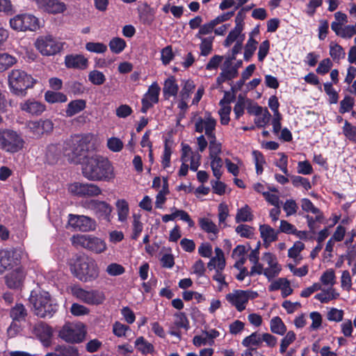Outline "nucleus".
Segmentation results:
<instances>
[{"mask_svg": "<svg viewBox=\"0 0 356 356\" xmlns=\"http://www.w3.org/2000/svg\"><path fill=\"white\" fill-rule=\"evenodd\" d=\"M82 173L84 177L93 181H110L115 177L114 168L111 161L98 154L86 157Z\"/></svg>", "mask_w": 356, "mask_h": 356, "instance_id": "obj_1", "label": "nucleus"}, {"mask_svg": "<svg viewBox=\"0 0 356 356\" xmlns=\"http://www.w3.org/2000/svg\"><path fill=\"white\" fill-rule=\"evenodd\" d=\"M70 270L78 280L83 282L95 280L99 273L96 261L85 254L76 257L70 265Z\"/></svg>", "mask_w": 356, "mask_h": 356, "instance_id": "obj_2", "label": "nucleus"}, {"mask_svg": "<svg viewBox=\"0 0 356 356\" xmlns=\"http://www.w3.org/2000/svg\"><path fill=\"white\" fill-rule=\"evenodd\" d=\"M33 305L34 314L40 318H51L57 310L50 295L46 291H33L29 298Z\"/></svg>", "mask_w": 356, "mask_h": 356, "instance_id": "obj_3", "label": "nucleus"}, {"mask_svg": "<svg viewBox=\"0 0 356 356\" xmlns=\"http://www.w3.org/2000/svg\"><path fill=\"white\" fill-rule=\"evenodd\" d=\"M8 85L10 90L15 95H24L28 88H32L35 80L22 70H13L8 73Z\"/></svg>", "mask_w": 356, "mask_h": 356, "instance_id": "obj_4", "label": "nucleus"}, {"mask_svg": "<svg viewBox=\"0 0 356 356\" xmlns=\"http://www.w3.org/2000/svg\"><path fill=\"white\" fill-rule=\"evenodd\" d=\"M88 149L86 138L75 136L67 143L65 149V155L69 158L71 162L81 163L83 158L86 159L85 152Z\"/></svg>", "mask_w": 356, "mask_h": 356, "instance_id": "obj_5", "label": "nucleus"}, {"mask_svg": "<svg viewBox=\"0 0 356 356\" xmlns=\"http://www.w3.org/2000/svg\"><path fill=\"white\" fill-rule=\"evenodd\" d=\"M25 141L16 131L0 129V147L10 153H15L23 149Z\"/></svg>", "mask_w": 356, "mask_h": 356, "instance_id": "obj_6", "label": "nucleus"}, {"mask_svg": "<svg viewBox=\"0 0 356 356\" xmlns=\"http://www.w3.org/2000/svg\"><path fill=\"white\" fill-rule=\"evenodd\" d=\"M10 26L17 31H35L40 27V20L31 14H19L10 19Z\"/></svg>", "mask_w": 356, "mask_h": 356, "instance_id": "obj_7", "label": "nucleus"}, {"mask_svg": "<svg viewBox=\"0 0 356 356\" xmlns=\"http://www.w3.org/2000/svg\"><path fill=\"white\" fill-rule=\"evenodd\" d=\"M71 291L74 297L90 305H102L106 300L104 292L100 290H85L81 287L74 286L72 288Z\"/></svg>", "mask_w": 356, "mask_h": 356, "instance_id": "obj_8", "label": "nucleus"}, {"mask_svg": "<svg viewBox=\"0 0 356 356\" xmlns=\"http://www.w3.org/2000/svg\"><path fill=\"white\" fill-rule=\"evenodd\" d=\"M83 205L84 208L92 211L98 219L111 222L113 208L108 202L92 199L85 201Z\"/></svg>", "mask_w": 356, "mask_h": 356, "instance_id": "obj_9", "label": "nucleus"}, {"mask_svg": "<svg viewBox=\"0 0 356 356\" xmlns=\"http://www.w3.org/2000/svg\"><path fill=\"white\" fill-rule=\"evenodd\" d=\"M59 337L66 342L80 343L85 337L84 327L81 323H66L60 330Z\"/></svg>", "mask_w": 356, "mask_h": 356, "instance_id": "obj_10", "label": "nucleus"}, {"mask_svg": "<svg viewBox=\"0 0 356 356\" xmlns=\"http://www.w3.org/2000/svg\"><path fill=\"white\" fill-rule=\"evenodd\" d=\"M258 296L256 291L250 290H236L226 295V300L238 312L243 311L250 300H253Z\"/></svg>", "mask_w": 356, "mask_h": 356, "instance_id": "obj_11", "label": "nucleus"}, {"mask_svg": "<svg viewBox=\"0 0 356 356\" xmlns=\"http://www.w3.org/2000/svg\"><path fill=\"white\" fill-rule=\"evenodd\" d=\"M70 193L79 197H97L102 194V189L95 184L74 182L69 186Z\"/></svg>", "mask_w": 356, "mask_h": 356, "instance_id": "obj_12", "label": "nucleus"}, {"mask_svg": "<svg viewBox=\"0 0 356 356\" xmlns=\"http://www.w3.org/2000/svg\"><path fill=\"white\" fill-rule=\"evenodd\" d=\"M38 10L50 15L64 13L67 9V4L60 0H32Z\"/></svg>", "mask_w": 356, "mask_h": 356, "instance_id": "obj_13", "label": "nucleus"}, {"mask_svg": "<svg viewBox=\"0 0 356 356\" xmlns=\"http://www.w3.org/2000/svg\"><path fill=\"white\" fill-rule=\"evenodd\" d=\"M302 210L307 213H312L314 217L307 214L305 218L307 219V225L312 232L315 229V223L321 222L323 220V214L321 210L314 206L312 202L308 198H302L300 201Z\"/></svg>", "mask_w": 356, "mask_h": 356, "instance_id": "obj_14", "label": "nucleus"}, {"mask_svg": "<svg viewBox=\"0 0 356 356\" xmlns=\"http://www.w3.org/2000/svg\"><path fill=\"white\" fill-rule=\"evenodd\" d=\"M216 120L211 116L210 113H206L204 118L198 117L195 119V131L197 133L204 131L207 138L215 134Z\"/></svg>", "mask_w": 356, "mask_h": 356, "instance_id": "obj_15", "label": "nucleus"}, {"mask_svg": "<svg viewBox=\"0 0 356 356\" xmlns=\"http://www.w3.org/2000/svg\"><path fill=\"white\" fill-rule=\"evenodd\" d=\"M27 128L35 138H40L53 131L54 123L49 119L29 121Z\"/></svg>", "mask_w": 356, "mask_h": 356, "instance_id": "obj_16", "label": "nucleus"}, {"mask_svg": "<svg viewBox=\"0 0 356 356\" xmlns=\"http://www.w3.org/2000/svg\"><path fill=\"white\" fill-rule=\"evenodd\" d=\"M240 47L241 46H234L232 56L228 57L225 60L221 68L222 72L217 78L218 83L225 82L226 80H232L238 76V70L234 66L232 60L235 59L234 54L238 52Z\"/></svg>", "mask_w": 356, "mask_h": 356, "instance_id": "obj_17", "label": "nucleus"}, {"mask_svg": "<svg viewBox=\"0 0 356 356\" xmlns=\"http://www.w3.org/2000/svg\"><path fill=\"white\" fill-rule=\"evenodd\" d=\"M68 225L74 229L81 232H90L96 227L95 221L86 216L70 214Z\"/></svg>", "mask_w": 356, "mask_h": 356, "instance_id": "obj_18", "label": "nucleus"}, {"mask_svg": "<svg viewBox=\"0 0 356 356\" xmlns=\"http://www.w3.org/2000/svg\"><path fill=\"white\" fill-rule=\"evenodd\" d=\"M19 261V254L16 249L0 250V275L17 265Z\"/></svg>", "mask_w": 356, "mask_h": 356, "instance_id": "obj_19", "label": "nucleus"}, {"mask_svg": "<svg viewBox=\"0 0 356 356\" xmlns=\"http://www.w3.org/2000/svg\"><path fill=\"white\" fill-rule=\"evenodd\" d=\"M160 90L161 88L156 82H154L149 86L147 92L144 95L142 99V113H147L154 104L159 102Z\"/></svg>", "mask_w": 356, "mask_h": 356, "instance_id": "obj_20", "label": "nucleus"}, {"mask_svg": "<svg viewBox=\"0 0 356 356\" xmlns=\"http://www.w3.org/2000/svg\"><path fill=\"white\" fill-rule=\"evenodd\" d=\"M262 259L268 264V267L264 268V275L268 280H271L280 274L282 268L275 256L271 253H265Z\"/></svg>", "mask_w": 356, "mask_h": 356, "instance_id": "obj_21", "label": "nucleus"}, {"mask_svg": "<svg viewBox=\"0 0 356 356\" xmlns=\"http://www.w3.org/2000/svg\"><path fill=\"white\" fill-rule=\"evenodd\" d=\"M20 109L31 115H40L46 109L42 102L35 99H27L19 104Z\"/></svg>", "mask_w": 356, "mask_h": 356, "instance_id": "obj_22", "label": "nucleus"}, {"mask_svg": "<svg viewBox=\"0 0 356 356\" xmlns=\"http://www.w3.org/2000/svg\"><path fill=\"white\" fill-rule=\"evenodd\" d=\"M268 290L270 291L281 290L282 298H286L293 293L290 282L285 277H280L273 280L268 286Z\"/></svg>", "mask_w": 356, "mask_h": 356, "instance_id": "obj_23", "label": "nucleus"}, {"mask_svg": "<svg viewBox=\"0 0 356 356\" xmlns=\"http://www.w3.org/2000/svg\"><path fill=\"white\" fill-rule=\"evenodd\" d=\"M24 277V270L18 267L6 276V283L9 288L17 289L22 284Z\"/></svg>", "mask_w": 356, "mask_h": 356, "instance_id": "obj_24", "label": "nucleus"}, {"mask_svg": "<svg viewBox=\"0 0 356 356\" xmlns=\"http://www.w3.org/2000/svg\"><path fill=\"white\" fill-rule=\"evenodd\" d=\"M226 261L224 252L220 248H215V256L211 257L207 266L210 270L215 269L216 270L222 271L225 267Z\"/></svg>", "mask_w": 356, "mask_h": 356, "instance_id": "obj_25", "label": "nucleus"}, {"mask_svg": "<svg viewBox=\"0 0 356 356\" xmlns=\"http://www.w3.org/2000/svg\"><path fill=\"white\" fill-rule=\"evenodd\" d=\"M252 113L256 115L254 124L259 128L264 127L270 121L271 115L266 108L257 106L253 108Z\"/></svg>", "mask_w": 356, "mask_h": 356, "instance_id": "obj_26", "label": "nucleus"}, {"mask_svg": "<svg viewBox=\"0 0 356 356\" xmlns=\"http://www.w3.org/2000/svg\"><path fill=\"white\" fill-rule=\"evenodd\" d=\"M33 332L43 343H48L52 336V329L43 322L36 323Z\"/></svg>", "mask_w": 356, "mask_h": 356, "instance_id": "obj_27", "label": "nucleus"}, {"mask_svg": "<svg viewBox=\"0 0 356 356\" xmlns=\"http://www.w3.org/2000/svg\"><path fill=\"white\" fill-rule=\"evenodd\" d=\"M228 95V92H225L224 98L221 99L219 103L221 108L219 110L218 113L220 117V123L223 125L228 124L230 120L229 115L232 108L229 104L232 102V99L227 97Z\"/></svg>", "mask_w": 356, "mask_h": 356, "instance_id": "obj_28", "label": "nucleus"}, {"mask_svg": "<svg viewBox=\"0 0 356 356\" xmlns=\"http://www.w3.org/2000/svg\"><path fill=\"white\" fill-rule=\"evenodd\" d=\"M65 65L68 68L83 70L88 66V60L81 55L67 56L65 59Z\"/></svg>", "mask_w": 356, "mask_h": 356, "instance_id": "obj_29", "label": "nucleus"}, {"mask_svg": "<svg viewBox=\"0 0 356 356\" xmlns=\"http://www.w3.org/2000/svg\"><path fill=\"white\" fill-rule=\"evenodd\" d=\"M321 291L315 295V299L320 301L321 303H327L332 300L339 298L340 294L334 287H327V289H323Z\"/></svg>", "mask_w": 356, "mask_h": 356, "instance_id": "obj_30", "label": "nucleus"}, {"mask_svg": "<svg viewBox=\"0 0 356 356\" xmlns=\"http://www.w3.org/2000/svg\"><path fill=\"white\" fill-rule=\"evenodd\" d=\"M86 107V100L81 99L72 100L67 106L65 115L71 118L83 111Z\"/></svg>", "mask_w": 356, "mask_h": 356, "instance_id": "obj_31", "label": "nucleus"}, {"mask_svg": "<svg viewBox=\"0 0 356 356\" xmlns=\"http://www.w3.org/2000/svg\"><path fill=\"white\" fill-rule=\"evenodd\" d=\"M178 90L179 86L174 76H170L165 81L163 92L165 99L177 96Z\"/></svg>", "mask_w": 356, "mask_h": 356, "instance_id": "obj_32", "label": "nucleus"}, {"mask_svg": "<svg viewBox=\"0 0 356 356\" xmlns=\"http://www.w3.org/2000/svg\"><path fill=\"white\" fill-rule=\"evenodd\" d=\"M107 245L105 241L99 238L90 236L87 250L96 254H100L106 251Z\"/></svg>", "mask_w": 356, "mask_h": 356, "instance_id": "obj_33", "label": "nucleus"}, {"mask_svg": "<svg viewBox=\"0 0 356 356\" xmlns=\"http://www.w3.org/2000/svg\"><path fill=\"white\" fill-rule=\"evenodd\" d=\"M261 236L265 243H270L277 240L278 232L268 225L259 226Z\"/></svg>", "mask_w": 356, "mask_h": 356, "instance_id": "obj_34", "label": "nucleus"}, {"mask_svg": "<svg viewBox=\"0 0 356 356\" xmlns=\"http://www.w3.org/2000/svg\"><path fill=\"white\" fill-rule=\"evenodd\" d=\"M115 207L118 220L121 222H126L129 214V207L128 202L124 199H120L116 201Z\"/></svg>", "mask_w": 356, "mask_h": 356, "instance_id": "obj_35", "label": "nucleus"}, {"mask_svg": "<svg viewBox=\"0 0 356 356\" xmlns=\"http://www.w3.org/2000/svg\"><path fill=\"white\" fill-rule=\"evenodd\" d=\"M319 280L322 286L333 287L337 282L335 271L332 268L327 269L322 273Z\"/></svg>", "mask_w": 356, "mask_h": 356, "instance_id": "obj_36", "label": "nucleus"}, {"mask_svg": "<svg viewBox=\"0 0 356 356\" xmlns=\"http://www.w3.org/2000/svg\"><path fill=\"white\" fill-rule=\"evenodd\" d=\"M253 218L254 216L250 207L248 204H245L244 207L237 210L235 220L237 223L241 222H250L253 220Z\"/></svg>", "mask_w": 356, "mask_h": 356, "instance_id": "obj_37", "label": "nucleus"}, {"mask_svg": "<svg viewBox=\"0 0 356 356\" xmlns=\"http://www.w3.org/2000/svg\"><path fill=\"white\" fill-rule=\"evenodd\" d=\"M270 331L278 335H284L286 332V327L279 316L273 317L270 321Z\"/></svg>", "mask_w": 356, "mask_h": 356, "instance_id": "obj_38", "label": "nucleus"}, {"mask_svg": "<svg viewBox=\"0 0 356 356\" xmlns=\"http://www.w3.org/2000/svg\"><path fill=\"white\" fill-rule=\"evenodd\" d=\"M199 225L200 228L208 234L216 235L219 232L217 225L208 218H199Z\"/></svg>", "mask_w": 356, "mask_h": 356, "instance_id": "obj_39", "label": "nucleus"}, {"mask_svg": "<svg viewBox=\"0 0 356 356\" xmlns=\"http://www.w3.org/2000/svg\"><path fill=\"white\" fill-rule=\"evenodd\" d=\"M44 99L50 104L63 103L67 97L63 92L48 90L44 93Z\"/></svg>", "mask_w": 356, "mask_h": 356, "instance_id": "obj_40", "label": "nucleus"}, {"mask_svg": "<svg viewBox=\"0 0 356 356\" xmlns=\"http://www.w3.org/2000/svg\"><path fill=\"white\" fill-rule=\"evenodd\" d=\"M26 315V309L22 304H16L10 312V316L14 321H23Z\"/></svg>", "mask_w": 356, "mask_h": 356, "instance_id": "obj_41", "label": "nucleus"}, {"mask_svg": "<svg viewBox=\"0 0 356 356\" xmlns=\"http://www.w3.org/2000/svg\"><path fill=\"white\" fill-rule=\"evenodd\" d=\"M242 345L246 348L260 347L261 346V334L257 332L252 333L243 339Z\"/></svg>", "mask_w": 356, "mask_h": 356, "instance_id": "obj_42", "label": "nucleus"}, {"mask_svg": "<svg viewBox=\"0 0 356 356\" xmlns=\"http://www.w3.org/2000/svg\"><path fill=\"white\" fill-rule=\"evenodd\" d=\"M209 158L220 157L219 155L222 152V145L216 139V135L208 138Z\"/></svg>", "mask_w": 356, "mask_h": 356, "instance_id": "obj_43", "label": "nucleus"}, {"mask_svg": "<svg viewBox=\"0 0 356 356\" xmlns=\"http://www.w3.org/2000/svg\"><path fill=\"white\" fill-rule=\"evenodd\" d=\"M90 236V235L78 234L72 236L70 238V241L75 248H82L87 250Z\"/></svg>", "mask_w": 356, "mask_h": 356, "instance_id": "obj_44", "label": "nucleus"}, {"mask_svg": "<svg viewBox=\"0 0 356 356\" xmlns=\"http://www.w3.org/2000/svg\"><path fill=\"white\" fill-rule=\"evenodd\" d=\"M17 62V59L8 54H0V72H4L13 66Z\"/></svg>", "mask_w": 356, "mask_h": 356, "instance_id": "obj_45", "label": "nucleus"}, {"mask_svg": "<svg viewBox=\"0 0 356 356\" xmlns=\"http://www.w3.org/2000/svg\"><path fill=\"white\" fill-rule=\"evenodd\" d=\"M209 159L211 160V168L213 175L216 179H220L222 175V160L220 157H211Z\"/></svg>", "mask_w": 356, "mask_h": 356, "instance_id": "obj_46", "label": "nucleus"}, {"mask_svg": "<svg viewBox=\"0 0 356 356\" xmlns=\"http://www.w3.org/2000/svg\"><path fill=\"white\" fill-rule=\"evenodd\" d=\"M134 220L132 222V233L131 238L137 240L143 229V224L140 220V216L134 214L133 216Z\"/></svg>", "mask_w": 356, "mask_h": 356, "instance_id": "obj_47", "label": "nucleus"}, {"mask_svg": "<svg viewBox=\"0 0 356 356\" xmlns=\"http://www.w3.org/2000/svg\"><path fill=\"white\" fill-rule=\"evenodd\" d=\"M296 335L293 331H289L286 332L284 337H283L280 342V352L284 353L288 347L296 340Z\"/></svg>", "mask_w": 356, "mask_h": 356, "instance_id": "obj_48", "label": "nucleus"}, {"mask_svg": "<svg viewBox=\"0 0 356 356\" xmlns=\"http://www.w3.org/2000/svg\"><path fill=\"white\" fill-rule=\"evenodd\" d=\"M254 229L252 227L245 224L239 225L235 229V232L241 237L245 238H252L254 236Z\"/></svg>", "mask_w": 356, "mask_h": 356, "instance_id": "obj_49", "label": "nucleus"}, {"mask_svg": "<svg viewBox=\"0 0 356 356\" xmlns=\"http://www.w3.org/2000/svg\"><path fill=\"white\" fill-rule=\"evenodd\" d=\"M305 248V245L301 241H296L293 245L289 250L288 256L290 258L293 259L295 261L301 260V257H300V254L301 251Z\"/></svg>", "mask_w": 356, "mask_h": 356, "instance_id": "obj_50", "label": "nucleus"}, {"mask_svg": "<svg viewBox=\"0 0 356 356\" xmlns=\"http://www.w3.org/2000/svg\"><path fill=\"white\" fill-rule=\"evenodd\" d=\"M107 147L113 152H120L123 147V142L117 137H111L107 140Z\"/></svg>", "mask_w": 356, "mask_h": 356, "instance_id": "obj_51", "label": "nucleus"}, {"mask_svg": "<svg viewBox=\"0 0 356 356\" xmlns=\"http://www.w3.org/2000/svg\"><path fill=\"white\" fill-rule=\"evenodd\" d=\"M343 133L348 140L356 143V127L352 125L347 120L344 122Z\"/></svg>", "mask_w": 356, "mask_h": 356, "instance_id": "obj_52", "label": "nucleus"}, {"mask_svg": "<svg viewBox=\"0 0 356 356\" xmlns=\"http://www.w3.org/2000/svg\"><path fill=\"white\" fill-rule=\"evenodd\" d=\"M135 346L143 353H149L153 350V346L145 340L143 337H138L135 341Z\"/></svg>", "mask_w": 356, "mask_h": 356, "instance_id": "obj_53", "label": "nucleus"}, {"mask_svg": "<svg viewBox=\"0 0 356 356\" xmlns=\"http://www.w3.org/2000/svg\"><path fill=\"white\" fill-rule=\"evenodd\" d=\"M88 79L92 83L97 86L103 84L106 81L104 74L98 70L91 71L88 74Z\"/></svg>", "mask_w": 356, "mask_h": 356, "instance_id": "obj_54", "label": "nucleus"}, {"mask_svg": "<svg viewBox=\"0 0 356 356\" xmlns=\"http://www.w3.org/2000/svg\"><path fill=\"white\" fill-rule=\"evenodd\" d=\"M291 182L295 187L302 186L306 191L312 188V185L308 179L300 176H291Z\"/></svg>", "mask_w": 356, "mask_h": 356, "instance_id": "obj_55", "label": "nucleus"}, {"mask_svg": "<svg viewBox=\"0 0 356 356\" xmlns=\"http://www.w3.org/2000/svg\"><path fill=\"white\" fill-rule=\"evenodd\" d=\"M194 89H195L194 83L191 80L186 81L184 83V85L179 93V97L183 98V99L188 100L190 95L193 92Z\"/></svg>", "mask_w": 356, "mask_h": 356, "instance_id": "obj_56", "label": "nucleus"}, {"mask_svg": "<svg viewBox=\"0 0 356 356\" xmlns=\"http://www.w3.org/2000/svg\"><path fill=\"white\" fill-rule=\"evenodd\" d=\"M324 90L329 97V102L330 104H336L338 102L339 95L337 92L332 87V83H325L323 85Z\"/></svg>", "mask_w": 356, "mask_h": 356, "instance_id": "obj_57", "label": "nucleus"}, {"mask_svg": "<svg viewBox=\"0 0 356 356\" xmlns=\"http://www.w3.org/2000/svg\"><path fill=\"white\" fill-rule=\"evenodd\" d=\"M36 49L44 56H52L61 50L60 46H35Z\"/></svg>", "mask_w": 356, "mask_h": 356, "instance_id": "obj_58", "label": "nucleus"}, {"mask_svg": "<svg viewBox=\"0 0 356 356\" xmlns=\"http://www.w3.org/2000/svg\"><path fill=\"white\" fill-rule=\"evenodd\" d=\"M344 312L342 309L331 308L327 314V318L330 321L340 322L343 320Z\"/></svg>", "mask_w": 356, "mask_h": 356, "instance_id": "obj_59", "label": "nucleus"}, {"mask_svg": "<svg viewBox=\"0 0 356 356\" xmlns=\"http://www.w3.org/2000/svg\"><path fill=\"white\" fill-rule=\"evenodd\" d=\"M298 206L293 199L286 200L283 205V209L286 212V216L294 215L297 213Z\"/></svg>", "mask_w": 356, "mask_h": 356, "instance_id": "obj_60", "label": "nucleus"}, {"mask_svg": "<svg viewBox=\"0 0 356 356\" xmlns=\"http://www.w3.org/2000/svg\"><path fill=\"white\" fill-rule=\"evenodd\" d=\"M341 287L346 291H350L352 288V279L348 270H343L341 273Z\"/></svg>", "mask_w": 356, "mask_h": 356, "instance_id": "obj_61", "label": "nucleus"}, {"mask_svg": "<svg viewBox=\"0 0 356 356\" xmlns=\"http://www.w3.org/2000/svg\"><path fill=\"white\" fill-rule=\"evenodd\" d=\"M70 312L75 316L88 315L90 309L83 305L73 303L70 308Z\"/></svg>", "mask_w": 356, "mask_h": 356, "instance_id": "obj_62", "label": "nucleus"}, {"mask_svg": "<svg viewBox=\"0 0 356 356\" xmlns=\"http://www.w3.org/2000/svg\"><path fill=\"white\" fill-rule=\"evenodd\" d=\"M354 106V99L350 96H346L340 102L339 112L345 113L349 112Z\"/></svg>", "mask_w": 356, "mask_h": 356, "instance_id": "obj_63", "label": "nucleus"}, {"mask_svg": "<svg viewBox=\"0 0 356 356\" xmlns=\"http://www.w3.org/2000/svg\"><path fill=\"white\" fill-rule=\"evenodd\" d=\"M56 350L59 352V356H79L77 348L73 346H60Z\"/></svg>", "mask_w": 356, "mask_h": 356, "instance_id": "obj_64", "label": "nucleus"}]
</instances>
